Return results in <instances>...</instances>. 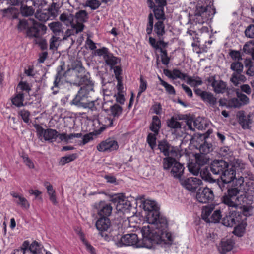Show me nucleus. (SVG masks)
<instances>
[{"mask_svg": "<svg viewBox=\"0 0 254 254\" xmlns=\"http://www.w3.org/2000/svg\"><path fill=\"white\" fill-rule=\"evenodd\" d=\"M148 224L141 228L142 235H145L151 241L152 247L154 244L171 245L173 241L172 235L167 232L168 223L164 216L160 212L150 213L146 216Z\"/></svg>", "mask_w": 254, "mask_h": 254, "instance_id": "1", "label": "nucleus"}, {"mask_svg": "<svg viewBox=\"0 0 254 254\" xmlns=\"http://www.w3.org/2000/svg\"><path fill=\"white\" fill-rule=\"evenodd\" d=\"M244 185L243 178L241 177L236 180L235 185L230 186L227 192L225 193L221 198L222 202L228 206L229 209L237 208L240 205H251L252 197L248 194L238 196L242 190Z\"/></svg>", "mask_w": 254, "mask_h": 254, "instance_id": "2", "label": "nucleus"}, {"mask_svg": "<svg viewBox=\"0 0 254 254\" xmlns=\"http://www.w3.org/2000/svg\"><path fill=\"white\" fill-rule=\"evenodd\" d=\"M210 170L214 175H219L221 180L226 183H230L237 179L236 171L244 168V164L237 160L229 164L223 160H215L209 166Z\"/></svg>", "mask_w": 254, "mask_h": 254, "instance_id": "3", "label": "nucleus"}, {"mask_svg": "<svg viewBox=\"0 0 254 254\" xmlns=\"http://www.w3.org/2000/svg\"><path fill=\"white\" fill-rule=\"evenodd\" d=\"M143 238L139 241L136 234H127L120 238V240L116 243L118 247L123 246H133L136 248L145 247L148 249L153 248L152 244L148 238L145 235H142Z\"/></svg>", "mask_w": 254, "mask_h": 254, "instance_id": "4", "label": "nucleus"}, {"mask_svg": "<svg viewBox=\"0 0 254 254\" xmlns=\"http://www.w3.org/2000/svg\"><path fill=\"white\" fill-rule=\"evenodd\" d=\"M162 166L164 170H170V174L174 178L181 180L184 174L185 167L183 165L177 161L176 158L163 159Z\"/></svg>", "mask_w": 254, "mask_h": 254, "instance_id": "5", "label": "nucleus"}, {"mask_svg": "<svg viewBox=\"0 0 254 254\" xmlns=\"http://www.w3.org/2000/svg\"><path fill=\"white\" fill-rule=\"evenodd\" d=\"M29 22L31 23V25H30L26 31L28 37L39 38L45 33L47 27L44 24L36 21L33 19H30Z\"/></svg>", "mask_w": 254, "mask_h": 254, "instance_id": "6", "label": "nucleus"}, {"mask_svg": "<svg viewBox=\"0 0 254 254\" xmlns=\"http://www.w3.org/2000/svg\"><path fill=\"white\" fill-rule=\"evenodd\" d=\"M56 3L53 2L47 9L37 10L35 14V18L42 22H46L51 17L55 18L57 16L58 11L56 7Z\"/></svg>", "mask_w": 254, "mask_h": 254, "instance_id": "7", "label": "nucleus"}, {"mask_svg": "<svg viewBox=\"0 0 254 254\" xmlns=\"http://www.w3.org/2000/svg\"><path fill=\"white\" fill-rule=\"evenodd\" d=\"M94 211L99 217L109 218L111 215L113 207L110 203L105 201L96 203L93 206Z\"/></svg>", "mask_w": 254, "mask_h": 254, "instance_id": "8", "label": "nucleus"}, {"mask_svg": "<svg viewBox=\"0 0 254 254\" xmlns=\"http://www.w3.org/2000/svg\"><path fill=\"white\" fill-rule=\"evenodd\" d=\"M196 198L200 203H209L213 200L214 195L213 190L208 187L200 188L196 192Z\"/></svg>", "mask_w": 254, "mask_h": 254, "instance_id": "9", "label": "nucleus"}, {"mask_svg": "<svg viewBox=\"0 0 254 254\" xmlns=\"http://www.w3.org/2000/svg\"><path fill=\"white\" fill-rule=\"evenodd\" d=\"M242 214L232 211L222 218V223L227 227H233L242 221Z\"/></svg>", "mask_w": 254, "mask_h": 254, "instance_id": "10", "label": "nucleus"}, {"mask_svg": "<svg viewBox=\"0 0 254 254\" xmlns=\"http://www.w3.org/2000/svg\"><path fill=\"white\" fill-rule=\"evenodd\" d=\"M206 81L213 88V91L216 94H223L227 89V84L222 80H216L214 76H210Z\"/></svg>", "mask_w": 254, "mask_h": 254, "instance_id": "11", "label": "nucleus"}, {"mask_svg": "<svg viewBox=\"0 0 254 254\" xmlns=\"http://www.w3.org/2000/svg\"><path fill=\"white\" fill-rule=\"evenodd\" d=\"M195 94L200 97L201 99L205 103L214 107L217 103V98L210 92L203 91L200 88L194 90Z\"/></svg>", "mask_w": 254, "mask_h": 254, "instance_id": "12", "label": "nucleus"}, {"mask_svg": "<svg viewBox=\"0 0 254 254\" xmlns=\"http://www.w3.org/2000/svg\"><path fill=\"white\" fill-rule=\"evenodd\" d=\"M180 181L186 189L191 191L195 190L202 183L201 180L196 177H190L184 180L181 179Z\"/></svg>", "mask_w": 254, "mask_h": 254, "instance_id": "13", "label": "nucleus"}, {"mask_svg": "<svg viewBox=\"0 0 254 254\" xmlns=\"http://www.w3.org/2000/svg\"><path fill=\"white\" fill-rule=\"evenodd\" d=\"M97 148L98 151L101 152H111L118 148V144L116 141L109 138L99 144Z\"/></svg>", "mask_w": 254, "mask_h": 254, "instance_id": "14", "label": "nucleus"}, {"mask_svg": "<svg viewBox=\"0 0 254 254\" xmlns=\"http://www.w3.org/2000/svg\"><path fill=\"white\" fill-rule=\"evenodd\" d=\"M237 116L238 122L243 129H247L251 128L250 125L252 123V120L250 114L246 115L244 111H241L238 112Z\"/></svg>", "mask_w": 254, "mask_h": 254, "instance_id": "15", "label": "nucleus"}, {"mask_svg": "<svg viewBox=\"0 0 254 254\" xmlns=\"http://www.w3.org/2000/svg\"><path fill=\"white\" fill-rule=\"evenodd\" d=\"M83 89H80L73 99L70 102L71 105H73L78 108H83L87 101L88 96L84 92Z\"/></svg>", "mask_w": 254, "mask_h": 254, "instance_id": "16", "label": "nucleus"}, {"mask_svg": "<svg viewBox=\"0 0 254 254\" xmlns=\"http://www.w3.org/2000/svg\"><path fill=\"white\" fill-rule=\"evenodd\" d=\"M234 242L232 239H223L218 247V250L221 254H226L231 251L234 247Z\"/></svg>", "mask_w": 254, "mask_h": 254, "instance_id": "17", "label": "nucleus"}, {"mask_svg": "<svg viewBox=\"0 0 254 254\" xmlns=\"http://www.w3.org/2000/svg\"><path fill=\"white\" fill-rule=\"evenodd\" d=\"M147 4L150 8L153 9V11L156 19L164 21L165 19V15L164 8L156 7L153 0H147Z\"/></svg>", "mask_w": 254, "mask_h": 254, "instance_id": "18", "label": "nucleus"}, {"mask_svg": "<svg viewBox=\"0 0 254 254\" xmlns=\"http://www.w3.org/2000/svg\"><path fill=\"white\" fill-rule=\"evenodd\" d=\"M142 207L144 211L146 212V216L150 213H153L155 212V211L160 212L159 207L154 201L146 200L143 202Z\"/></svg>", "mask_w": 254, "mask_h": 254, "instance_id": "19", "label": "nucleus"}, {"mask_svg": "<svg viewBox=\"0 0 254 254\" xmlns=\"http://www.w3.org/2000/svg\"><path fill=\"white\" fill-rule=\"evenodd\" d=\"M10 195L15 198L14 202L17 205L21 206L22 208L28 209L30 207V204L27 200L22 195L14 191L10 192Z\"/></svg>", "mask_w": 254, "mask_h": 254, "instance_id": "20", "label": "nucleus"}, {"mask_svg": "<svg viewBox=\"0 0 254 254\" xmlns=\"http://www.w3.org/2000/svg\"><path fill=\"white\" fill-rule=\"evenodd\" d=\"M95 225L100 232L107 231L111 226V221L109 218L99 217Z\"/></svg>", "mask_w": 254, "mask_h": 254, "instance_id": "21", "label": "nucleus"}, {"mask_svg": "<svg viewBox=\"0 0 254 254\" xmlns=\"http://www.w3.org/2000/svg\"><path fill=\"white\" fill-rule=\"evenodd\" d=\"M245 165H244V168L241 170L239 169L238 171H236V172H238L237 177V179L239 178H241L242 177L243 178L244 182H245L244 178H245L246 181L249 180V181H254V174H252L251 172L249 171L245 170Z\"/></svg>", "mask_w": 254, "mask_h": 254, "instance_id": "22", "label": "nucleus"}, {"mask_svg": "<svg viewBox=\"0 0 254 254\" xmlns=\"http://www.w3.org/2000/svg\"><path fill=\"white\" fill-rule=\"evenodd\" d=\"M181 119L180 118H178L177 116H173L171 119L167 121V124L169 127L174 130H177L178 129L182 128V124L181 123L178 121V120Z\"/></svg>", "mask_w": 254, "mask_h": 254, "instance_id": "23", "label": "nucleus"}, {"mask_svg": "<svg viewBox=\"0 0 254 254\" xmlns=\"http://www.w3.org/2000/svg\"><path fill=\"white\" fill-rule=\"evenodd\" d=\"M242 51L245 54L250 55L251 59L254 61V40L246 42L243 46Z\"/></svg>", "mask_w": 254, "mask_h": 254, "instance_id": "24", "label": "nucleus"}, {"mask_svg": "<svg viewBox=\"0 0 254 254\" xmlns=\"http://www.w3.org/2000/svg\"><path fill=\"white\" fill-rule=\"evenodd\" d=\"M245 67L247 68L246 74L250 77L254 76V62L251 58H246L244 61Z\"/></svg>", "mask_w": 254, "mask_h": 254, "instance_id": "25", "label": "nucleus"}, {"mask_svg": "<svg viewBox=\"0 0 254 254\" xmlns=\"http://www.w3.org/2000/svg\"><path fill=\"white\" fill-rule=\"evenodd\" d=\"M244 64L241 61H234L230 64V69L233 71L232 74H240L243 72Z\"/></svg>", "mask_w": 254, "mask_h": 254, "instance_id": "26", "label": "nucleus"}, {"mask_svg": "<svg viewBox=\"0 0 254 254\" xmlns=\"http://www.w3.org/2000/svg\"><path fill=\"white\" fill-rule=\"evenodd\" d=\"M59 135L58 132L53 129L49 128L45 130L44 138L46 141L53 142L55 141Z\"/></svg>", "mask_w": 254, "mask_h": 254, "instance_id": "27", "label": "nucleus"}, {"mask_svg": "<svg viewBox=\"0 0 254 254\" xmlns=\"http://www.w3.org/2000/svg\"><path fill=\"white\" fill-rule=\"evenodd\" d=\"M123 108L118 104H115L110 107L111 115L114 119H117L122 115L123 112Z\"/></svg>", "mask_w": 254, "mask_h": 254, "instance_id": "28", "label": "nucleus"}, {"mask_svg": "<svg viewBox=\"0 0 254 254\" xmlns=\"http://www.w3.org/2000/svg\"><path fill=\"white\" fill-rule=\"evenodd\" d=\"M20 5V11L23 16L28 17L34 14L35 10L32 6H27L23 2Z\"/></svg>", "mask_w": 254, "mask_h": 254, "instance_id": "29", "label": "nucleus"}, {"mask_svg": "<svg viewBox=\"0 0 254 254\" xmlns=\"http://www.w3.org/2000/svg\"><path fill=\"white\" fill-rule=\"evenodd\" d=\"M161 127V121L157 116H154L152 118V122L150 127V129L158 134Z\"/></svg>", "mask_w": 254, "mask_h": 254, "instance_id": "30", "label": "nucleus"}, {"mask_svg": "<svg viewBox=\"0 0 254 254\" xmlns=\"http://www.w3.org/2000/svg\"><path fill=\"white\" fill-rule=\"evenodd\" d=\"M104 60L106 64L110 66L111 68L117 64L118 61V58L113 56L110 52L105 55Z\"/></svg>", "mask_w": 254, "mask_h": 254, "instance_id": "31", "label": "nucleus"}, {"mask_svg": "<svg viewBox=\"0 0 254 254\" xmlns=\"http://www.w3.org/2000/svg\"><path fill=\"white\" fill-rule=\"evenodd\" d=\"M246 77L244 75L242 74V73H240L239 74H232L230 78V81L235 86H237L239 85V82L244 83L246 82Z\"/></svg>", "mask_w": 254, "mask_h": 254, "instance_id": "32", "label": "nucleus"}, {"mask_svg": "<svg viewBox=\"0 0 254 254\" xmlns=\"http://www.w3.org/2000/svg\"><path fill=\"white\" fill-rule=\"evenodd\" d=\"M158 148L163 154H166L167 150L168 149L171 150L170 151H172V153H173L174 152L172 149V146L165 140L158 142Z\"/></svg>", "mask_w": 254, "mask_h": 254, "instance_id": "33", "label": "nucleus"}, {"mask_svg": "<svg viewBox=\"0 0 254 254\" xmlns=\"http://www.w3.org/2000/svg\"><path fill=\"white\" fill-rule=\"evenodd\" d=\"M187 83L191 87H196L202 84L203 81L199 76H187Z\"/></svg>", "mask_w": 254, "mask_h": 254, "instance_id": "34", "label": "nucleus"}, {"mask_svg": "<svg viewBox=\"0 0 254 254\" xmlns=\"http://www.w3.org/2000/svg\"><path fill=\"white\" fill-rule=\"evenodd\" d=\"M208 136H205L204 138L205 141L199 147V149L201 153L207 154L212 150V145L211 143L208 142L206 140Z\"/></svg>", "mask_w": 254, "mask_h": 254, "instance_id": "35", "label": "nucleus"}, {"mask_svg": "<svg viewBox=\"0 0 254 254\" xmlns=\"http://www.w3.org/2000/svg\"><path fill=\"white\" fill-rule=\"evenodd\" d=\"M74 16L77 21L84 23L87 22L89 18L88 14L85 10L77 11Z\"/></svg>", "mask_w": 254, "mask_h": 254, "instance_id": "36", "label": "nucleus"}, {"mask_svg": "<svg viewBox=\"0 0 254 254\" xmlns=\"http://www.w3.org/2000/svg\"><path fill=\"white\" fill-rule=\"evenodd\" d=\"M154 32L158 37L162 36L165 34V25L163 21L159 20L155 24Z\"/></svg>", "mask_w": 254, "mask_h": 254, "instance_id": "37", "label": "nucleus"}, {"mask_svg": "<svg viewBox=\"0 0 254 254\" xmlns=\"http://www.w3.org/2000/svg\"><path fill=\"white\" fill-rule=\"evenodd\" d=\"M210 170L209 167H204L200 169L199 173L202 179L212 183V182H214V179L211 177V173L209 172Z\"/></svg>", "mask_w": 254, "mask_h": 254, "instance_id": "38", "label": "nucleus"}, {"mask_svg": "<svg viewBox=\"0 0 254 254\" xmlns=\"http://www.w3.org/2000/svg\"><path fill=\"white\" fill-rule=\"evenodd\" d=\"M74 19V16L71 14L63 13L60 16V20L64 22L66 25H72Z\"/></svg>", "mask_w": 254, "mask_h": 254, "instance_id": "39", "label": "nucleus"}, {"mask_svg": "<svg viewBox=\"0 0 254 254\" xmlns=\"http://www.w3.org/2000/svg\"><path fill=\"white\" fill-rule=\"evenodd\" d=\"M212 183H214V186L215 187H218L221 191H223L224 189L225 184H228L227 187V189L230 186L235 185L236 184V179H234V180L231 181L230 183H226L222 180L220 181L219 180H216L215 179L214 182H212Z\"/></svg>", "mask_w": 254, "mask_h": 254, "instance_id": "40", "label": "nucleus"}, {"mask_svg": "<svg viewBox=\"0 0 254 254\" xmlns=\"http://www.w3.org/2000/svg\"><path fill=\"white\" fill-rule=\"evenodd\" d=\"M209 161V158L205 154L201 153L195 155V162L200 166L207 164Z\"/></svg>", "mask_w": 254, "mask_h": 254, "instance_id": "41", "label": "nucleus"}, {"mask_svg": "<svg viewBox=\"0 0 254 254\" xmlns=\"http://www.w3.org/2000/svg\"><path fill=\"white\" fill-rule=\"evenodd\" d=\"M49 26L53 32L56 35H59L63 32L62 25L60 22H53L49 24Z\"/></svg>", "mask_w": 254, "mask_h": 254, "instance_id": "42", "label": "nucleus"}, {"mask_svg": "<svg viewBox=\"0 0 254 254\" xmlns=\"http://www.w3.org/2000/svg\"><path fill=\"white\" fill-rule=\"evenodd\" d=\"M13 105L18 107H22L23 105L24 94L22 92H19L11 99Z\"/></svg>", "mask_w": 254, "mask_h": 254, "instance_id": "43", "label": "nucleus"}, {"mask_svg": "<svg viewBox=\"0 0 254 254\" xmlns=\"http://www.w3.org/2000/svg\"><path fill=\"white\" fill-rule=\"evenodd\" d=\"M77 79L75 80V84L80 85H85L88 83L90 82L91 81L88 78V76H87L86 73L83 75H78L76 77Z\"/></svg>", "mask_w": 254, "mask_h": 254, "instance_id": "44", "label": "nucleus"}, {"mask_svg": "<svg viewBox=\"0 0 254 254\" xmlns=\"http://www.w3.org/2000/svg\"><path fill=\"white\" fill-rule=\"evenodd\" d=\"M208 9H211L209 7H204L202 6H198L194 13V15H202L205 16V19L207 18L208 15L209 16L210 14L208 13Z\"/></svg>", "mask_w": 254, "mask_h": 254, "instance_id": "45", "label": "nucleus"}, {"mask_svg": "<svg viewBox=\"0 0 254 254\" xmlns=\"http://www.w3.org/2000/svg\"><path fill=\"white\" fill-rule=\"evenodd\" d=\"M77 157V155L76 153L64 156L61 158L59 163L60 165L64 166L66 163L74 161Z\"/></svg>", "mask_w": 254, "mask_h": 254, "instance_id": "46", "label": "nucleus"}, {"mask_svg": "<svg viewBox=\"0 0 254 254\" xmlns=\"http://www.w3.org/2000/svg\"><path fill=\"white\" fill-rule=\"evenodd\" d=\"M213 211V208L209 207H205L202 210L201 218L206 222L210 223V215Z\"/></svg>", "mask_w": 254, "mask_h": 254, "instance_id": "47", "label": "nucleus"}, {"mask_svg": "<svg viewBox=\"0 0 254 254\" xmlns=\"http://www.w3.org/2000/svg\"><path fill=\"white\" fill-rule=\"evenodd\" d=\"M237 98L239 100V102L242 106L246 105L249 103V98L245 94L240 92L239 89L236 91Z\"/></svg>", "mask_w": 254, "mask_h": 254, "instance_id": "48", "label": "nucleus"}, {"mask_svg": "<svg viewBox=\"0 0 254 254\" xmlns=\"http://www.w3.org/2000/svg\"><path fill=\"white\" fill-rule=\"evenodd\" d=\"M229 55L234 61H241L243 60V55L240 51L230 50Z\"/></svg>", "mask_w": 254, "mask_h": 254, "instance_id": "49", "label": "nucleus"}, {"mask_svg": "<svg viewBox=\"0 0 254 254\" xmlns=\"http://www.w3.org/2000/svg\"><path fill=\"white\" fill-rule=\"evenodd\" d=\"M172 149L173 150V153H172V152H171V150H167L166 154H163L165 157V158H170L172 159H174L176 158H177L180 154L179 150L178 148L177 147H175L172 146Z\"/></svg>", "mask_w": 254, "mask_h": 254, "instance_id": "50", "label": "nucleus"}, {"mask_svg": "<svg viewBox=\"0 0 254 254\" xmlns=\"http://www.w3.org/2000/svg\"><path fill=\"white\" fill-rule=\"evenodd\" d=\"M29 250L33 254H40V246L37 241H33L29 246Z\"/></svg>", "mask_w": 254, "mask_h": 254, "instance_id": "51", "label": "nucleus"}, {"mask_svg": "<svg viewBox=\"0 0 254 254\" xmlns=\"http://www.w3.org/2000/svg\"><path fill=\"white\" fill-rule=\"evenodd\" d=\"M188 169L190 172L195 175H197L200 171L201 168L200 166L195 162V163H190L188 165Z\"/></svg>", "mask_w": 254, "mask_h": 254, "instance_id": "52", "label": "nucleus"}, {"mask_svg": "<svg viewBox=\"0 0 254 254\" xmlns=\"http://www.w3.org/2000/svg\"><path fill=\"white\" fill-rule=\"evenodd\" d=\"M72 71L76 77L78 75H83L86 73L85 68L81 64H77L75 67L72 68Z\"/></svg>", "mask_w": 254, "mask_h": 254, "instance_id": "53", "label": "nucleus"}, {"mask_svg": "<svg viewBox=\"0 0 254 254\" xmlns=\"http://www.w3.org/2000/svg\"><path fill=\"white\" fill-rule=\"evenodd\" d=\"M156 134H152L150 133L148 134L147 137V141L149 145L152 149H154L156 145Z\"/></svg>", "mask_w": 254, "mask_h": 254, "instance_id": "54", "label": "nucleus"}, {"mask_svg": "<svg viewBox=\"0 0 254 254\" xmlns=\"http://www.w3.org/2000/svg\"><path fill=\"white\" fill-rule=\"evenodd\" d=\"M161 54V58L163 64L168 65L170 62V58L168 56L167 52L166 50L163 49L162 47L159 49Z\"/></svg>", "mask_w": 254, "mask_h": 254, "instance_id": "55", "label": "nucleus"}, {"mask_svg": "<svg viewBox=\"0 0 254 254\" xmlns=\"http://www.w3.org/2000/svg\"><path fill=\"white\" fill-rule=\"evenodd\" d=\"M221 217L222 215L220 210L214 211L210 217V223H217L219 222Z\"/></svg>", "mask_w": 254, "mask_h": 254, "instance_id": "56", "label": "nucleus"}, {"mask_svg": "<svg viewBox=\"0 0 254 254\" xmlns=\"http://www.w3.org/2000/svg\"><path fill=\"white\" fill-rule=\"evenodd\" d=\"M188 75L182 73L180 70L176 68L173 70V79H175L176 78H179L182 80H185L187 78Z\"/></svg>", "mask_w": 254, "mask_h": 254, "instance_id": "57", "label": "nucleus"}, {"mask_svg": "<svg viewBox=\"0 0 254 254\" xmlns=\"http://www.w3.org/2000/svg\"><path fill=\"white\" fill-rule=\"evenodd\" d=\"M126 198L123 194L116 195L112 198V201L115 203H117V206L123 205L125 201Z\"/></svg>", "mask_w": 254, "mask_h": 254, "instance_id": "58", "label": "nucleus"}, {"mask_svg": "<svg viewBox=\"0 0 254 254\" xmlns=\"http://www.w3.org/2000/svg\"><path fill=\"white\" fill-rule=\"evenodd\" d=\"M153 15L150 13L148 15V22L147 26L146 32L147 34L150 35L151 34L153 27Z\"/></svg>", "mask_w": 254, "mask_h": 254, "instance_id": "59", "label": "nucleus"}, {"mask_svg": "<svg viewBox=\"0 0 254 254\" xmlns=\"http://www.w3.org/2000/svg\"><path fill=\"white\" fill-rule=\"evenodd\" d=\"M83 23L84 22H78L77 21L76 23L73 22V23L71 25V27L72 28L74 29L76 34L82 32L84 28L85 27V25L83 24Z\"/></svg>", "mask_w": 254, "mask_h": 254, "instance_id": "60", "label": "nucleus"}, {"mask_svg": "<svg viewBox=\"0 0 254 254\" xmlns=\"http://www.w3.org/2000/svg\"><path fill=\"white\" fill-rule=\"evenodd\" d=\"M100 5V3L97 0H88L86 1L85 6L90 7L92 9L95 10Z\"/></svg>", "mask_w": 254, "mask_h": 254, "instance_id": "61", "label": "nucleus"}, {"mask_svg": "<svg viewBox=\"0 0 254 254\" xmlns=\"http://www.w3.org/2000/svg\"><path fill=\"white\" fill-rule=\"evenodd\" d=\"M235 226V227L233 233L238 236H241L244 231L245 229L243 224L241 223V222H240L239 223H237Z\"/></svg>", "mask_w": 254, "mask_h": 254, "instance_id": "62", "label": "nucleus"}, {"mask_svg": "<svg viewBox=\"0 0 254 254\" xmlns=\"http://www.w3.org/2000/svg\"><path fill=\"white\" fill-rule=\"evenodd\" d=\"M245 34L246 37L250 38H254V25L250 24L245 30Z\"/></svg>", "mask_w": 254, "mask_h": 254, "instance_id": "63", "label": "nucleus"}, {"mask_svg": "<svg viewBox=\"0 0 254 254\" xmlns=\"http://www.w3.org/2000/svg\"><path fill=\"white\" fill-rule=\"evenodd\" d=\"M245 188H242L243 191L245 192L249 191H253L254 190V182L252 181H245Z\"/></svg>", "mask_w": 254, "mask_h": 254, "instance_id": "64", "label": "nucleus"}]
</instances>
